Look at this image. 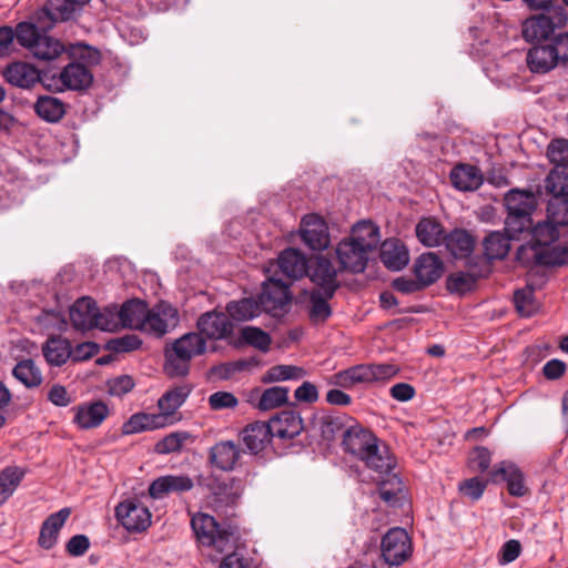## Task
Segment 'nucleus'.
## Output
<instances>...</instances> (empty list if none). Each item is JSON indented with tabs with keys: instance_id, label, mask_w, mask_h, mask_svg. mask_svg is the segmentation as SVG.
<instances>
[{
	"instance_id": "nucleus-64",
	"label": "nucleus",
	"mask_w": 568,
	"mask_h": 568,
	"mask_svg": "<svg viewBox=\"0 0 568 568\" xmlns=\"http://www.w3.org/2000/svg\"><path fill=\"white\" fill-rule=\"evenodd\" d=\"M550 45L554 53L558 55V63H568V31L555 34Z\"/></svg>"
},
{
	"instance_id": "nucleus-2",
	"label": "nucleus",
	"mask_w": 568,
	"mask_h": 568,
	"mask_svg": "<svg viewBox=\"0 0 568 568\" xmlns=\"http://www.w3.org/2000/svg\"><path fill=\"white\" fill-rule=\"evenodd\" d=\"M345 452L365 462L366 466L379 474L388 473L394 467V459L377 445L376 437L366 428L352 420L343 433Z\"/></svg>"
},
{
	"instance_id": "nucleus-20",
	"label": "nucleus",
	"mask_w": 568,
	"mask_h": 568,
	"mask_svg": "<svg viewBox=\"0 0 568 568\" xmlns=\"http://www.w3.org/2000/svg\"><path fill=\"white\" fill-rule=\"evenodd\" d=\"M311 280L323 290L327 297H332L338 287L337 270L332 262L324 256L316 258L312 267Z\"/></svg>"
},
{
	"instance_id": "nucleus-41",
	"label": "nucleus",
	"mask_w": 568,
	"mask_h": 568,
	"mask_svg": "<svg viewBox=\"0 0 568 568\" xmlns=\"http://www.w3.org/2000/svg\"><path fill=\"white\" fill-rule=\"evenodd\" d=\"M12 375L27 388L39 387L43 382L41 369L32 359L20 361L13 367Z\"/></svg>"
},
{
	"instance_id": "nucleus-39",
	"label": "nucleus",
	"mask_w": 568,
	"mask_h": 568,
	"mask_svg": "<svg viewBox=\"0 0 568 568\" xmlns=\"http://www.w3.org/2000/svg\"><path fill=\"white\" fill-rule=\"evenodd\" d=\"M445 245L455 258H465L473 253L475 241L465 230H455L445 236Z\"/></svg>"
},
{
	"instance_id": "nucleus-51",
	"label": "nucleus",
	"mask_w": 568,
	"mask_h": 568,
	"mask_svg": "<svg viewBox=\"0 0 568 568\" xmlns=\"http://www.w3.org/2000/svg\"><path fill=\"white\" fill-rule=\"evenodd\" d=\"M243 487L241 480L230 478L227 480L219 481L213 488V494L221 503L226 505L234 504L242 495Z\"/></svg>"
},
{
	"instance_id": "nucleus-3",
	"label": "nucleus",
	"mask_w": 568,
	"mask_h": 568,
	"mask_svg": "<svg viewBox=\"0 0 568 568\" xmlns=\"http://www.w3.org/2000/svg\"><path fill=\"white\" fill-rule=\"evenodd\" d=\"M205 349L206 342L201 335L184 334L165 349V373L171 377L185 376L190 371L192 358L202 355Z\"/></svg>"
},
{
	"instance_id": "nucleus-5",
	"label": "nucleus",
	"mask_w": 568,
	"mask_h": 568,
	"mask_svg": "<svg viewBox=\"0 0 568 568\" xmlns=\"http://www.w3.org/2000/svg\"><path fill=\"white\" fill-rule=\"evenodd\" d=\"M567 22L568 16L562 8L556 10L552 16H532L523 23V37L528 42L551 41L556 29L564 28Z\"/></svg>"
},
{
	"instance_id": "nucleus-53",
	"label": "nucleus",
	"mask_w": 568,
	"mask_h": 568,
	"mask_svg": "<svg viewBox=\"0 0 568 568\" xmlns=\"http://www.w3.org/2000/svg\"><path fill=\"white\" fill-rule=\"evenodd\" d=\"M327 295L320 292L312 293L308 302V316L313 323H323L332 314Z\"/></svg>"
},
{
	"instance_id": "nucleus-59",
	"label": "nucleus",
	"mask_w": 568,
	"mask_h": 568,
	"mask_svg": "<svg viewBox=\"0 0 568 568\" xmlns=\"http://www.w3.org/2000/svg\"><path fill=\"white\" fill-rule=\"evenodd\" d=\"M547 156L555 165H568V140L558 139L550 142Z\"/></svg>"
},
{
	"instance_id": "nucleus-61",
	"label": "nucleus",
	"mask_w": 568,
	"mask_h": 568,
	"mask_svg": "<svg viewBox=\"0 0 568 568\" xmlns=\"http://www.w3.org/2000/svg\"><path fill=\"white\" fill-rule=\"evenodd\" d=\"M72 55L88 68L97 65L101 60L100 51L83 43H78L72 48Z\"/></svg>"
},
{
	"instance_id": "nucleus-33",
	"label": "nucleus",
	"mask_w": 568,
	"mask_h": 568,
	"mask_svg": "<svg viewBox=\"0 0 568 568\" xmlns=\"http://www.w3.org/2000/svg\"><path fill=\"white\" fill-rule=\"evenodd\" d=\"M329 383L343 388H352L356 384L373 383L369 364H361L341 371L331 377Z\"/></svg>"
},
{
	"instance_id": "nucleus-8",
	"label": "nucleus",
	"mask_w": 568,
	"mask_h": 568,
	"mask_svg": "<svg viewBox=\"0 0 568 568\" xmlns=\"http://www.w3.org/2000/svg\"><path fill=\"white\" fill-rule=\"evenodd\" d=\"M115 517L129 531H143L151 525V513L138 499H126L115 507Z\"/></svg>"
},
{
	"instance_id": "nucleus-29",
	"label": "nucleus",
	"mask_w": 568,
	"mask_h": 568,
	"mask_svg": "<svg viewBox=\"0 0 568 568\" xmlns=\"http://www.w3.org/2000/svg\"><path fill=\"white\" fill-rule=\"evenodd\" d=\"M381 260L387 268L399 271L409 262L408 250L397 239L386 240L382 244Z\"/></svg>"
},
{
	"instance_id": "nucleus-1",
	"label": "nucleus",
	"mask_w": 568,
	"mask_h": 568,
	"mask_svg": "<svg viewBox=\"0 0 568 568\" xmlns=\"http://www.w3.org/2000/svg\"><path fill=\"white\" fill-rule=\"evenodd\" d=\"M379 241V230L375 224L367 221L358 222L335 248L339 270L355 274L364 272L368 255L378 246Z\"/></svg>"
},
{
	"instance_id": "nucleus-43",
	"label": "nucleus",
	"mask_w": 568,
	"mask_h": 568,
	"mask_svg": "<svg viewBox=\"0 0 568 568\" xmlns=\"http://www.w3.org/2000/svg\"><path fill=\"white\" fill-rule=\"evenodd\" d=\"M418 240L426 246L433 247L444 242V229L433 219H423L416 226Z\"/></svg>"
},
{
	"instance_id": "nucleus-19",
	"label": "nucleus",
	"mask_w": 568,
	"mask_h": 568,
	"mask_svg": "<svg viewBox=\"0 0 568 568\" xmlns=\"http://www.w3.org/2000/svg\"><path fill=\"white\" fill-rule=\"evenodd\" d=\"M97 303L91 297H81L70 307V321L72 326L78 331H90L95 328Z\"/></svg>"
},
{
	"instance_id": "nucleus-47",
	"label": "nucleus",
	"mask_w": 568,
	"mask_h": 568,
	"mask_svg": "<svg viewBox=\"0 0 568 568\" xmlns=\"http://www.w3.org/2000/svg\"><path fill=\"white\" fill-rule=\"evenodd\" d=\"M191 439L192 435L189 432H173L159 440L155 444L154 450L161 455L178 453L181 452L185 443Z\"/></svg>"
},
{
	"instance_id": "nucleus-32",
	"label": "nucleus",
	"mask_w": 568,
	"mask_h": 568,
	"mask_svg": "<svg viewBox=\"0 0 568 568\" xmlns=\"http://www.w3.org/2000/svg\"><path fill=\"white\" fill-rule=\"evenodd\" d=\"M490 476L494 480L499 478L506 480L508 491L513 496L521 497L527 493L523 474L514 464L500 463L499 466L490 473Z\"/></svg>"
},
{
	"instance_id": "nucleus-11",
	"label": "nucleus",
	"mask_w": 568,
	"mask_h": 568,
	"mask_svg": "<svg viewBox=\"0 0 568 568\" xmlns=\"http://www.w3.org/2000/svg\"><path fill=\"white\" fill-rule=\"evenodd\" d=\"M179 323L176 308L165 302L156 304L148 310L145 327L143 332L162 336L173 329Z\"/></svg>"
},
{
	"instance_id": "nucleus-60",
	"label": "nucleus",
	"mask_w": 568,
	"mask_h": 568,
	"mask_svg": "<svg viewBox=\"0 0 568 568\" xmlns=\"http://www.w3.org/2000/svg\"><path fill=\"white\" fill-rule=\"evenodd\" d=\"M38 24L40 23L38 22ZM39 29H41L40 26L34 23L21 22L17 26L16 38L22 47L30 50L32 43L41 34Z\"/></svg>"
},
{
	"instance_id": "nucleus-57",
	"label": "nucleus",
	"mask_w": 568,
	"mask_h": 568,
	"mask_svg": "<svg viewBox=\"0 0 568 568\" xmlns=\"http://www.w3.org/2000/svg\"><path fill=\"white\" fill-rule=\"evenodd\" d=\"M379 496L388 504H396L398 495L403 491V483L397 475H390L379 484Z\"/></svg>"
},
{
	"instance_id": "nucleus-21",
	"label": "nucleus",
	"mask_w": 568,
	"mask_h": 568,
	"mask_svg": "<svg viewBox=\"0 0 568 568\" xmlns=\"http://www.w3.org/2000/svg\"><path fill=\"white\" fill-rule=\"evenodd\" d=\"M71 515V509L64 507L59 511L51 514L43 523L40 529L38 542L44 549H51L58 541L61 528Z\"/></svg>"
},
{
	"instance_id": "nucleus-37",
	"label": "nucleus",
	"mask_w": 568,
	"mask_h": 568,
	"mask_svg": "<svg viewBox=\"0 0 568 568\" xmlns=\"http://www.w3.org/2000/svg\"><path fill=\"white\" fill-rule=\"evenodd\" d=\"M270 423L280 438H294L303 430L302 418L294 412H282Z\"/></svg>"
},
{
	"instance_id": "nucleus-10",
	"label": "nucleus",
	"mask_w": 568,
	"mask_h": 568,
	"mask_svg": "<svg viewBox=\"0 0 568 568\" xmlns=\"http://www.w3.org/2000/svg\"><path fill=\"white\" fill-rule=\"evenodd\" d=\"M302 241L314 251H322L328 247L331 236L326 222L316 214H308L301 223Z\"/></svg>"
},
{
	"instance_id": "nucleus-50",
	"label": "nucleus",
	"mask_w": 568,
	"mask_h": 568,
	"mask_svg": "<svg viewBox=\"0 0 568 568\" xmlns=\"http://www.w3.org/2000/svg\"><path fill=\"white\" fill-rule=\"evenodd\" d=\"M288 388L282 386H274L263 392L257 403L260 410H271L287 403Z\"/></svg>"
},
{
	"instance_id": "nucleus-62",
	"label": "nucleus",
	"mask_w": 568,
	"mask_h": 568,
	"mask_svg": "<svg viewBox=\"0 0 568 568\" xmlns=\"http://www.w3.org/2000/svg\"><path fill=\"white\" fill-rule=\"evenodd\" d=\"M237 404V398L230 392H216L209 396V405L213 410L234 408Z\"/></svg>"
},
{
	"instance_id": "nucleus-15",
	"label": "nucleus",
	"mask_w": 568,
	"mask_h": 568,
	"mask_svg": "<svg viewBox=\"0 0 568 568\" xmlns=\"http://www.w3.org/2000/svg\"><path fill=\"white\" fill-rule=\"evenodd\" d=\"M273 436L275 433L271 423L265 422L250 424L241 432L242 442L252 454L263 452L271 444Z\"/></svg>"
},
{
	"instance_id": "nucleus-49",
	"label": "nucleus",
	"mask_w": 568,
	"mask_h": 568,
	"mask_svg": "<svg viewBox=\"0 0 568 568\" xmlns=\"http://www.w3.org/2000/svg\"><path fill=\"white\" fill-rule=\"evenodd\" d=\"M514 304L517 312L525 317L534 315L539 308L531 286L517 290L514 294Z\"/></svg>"
},
{
	"instance_id": "nucleus-24",
	"label": "nucleus",
	"mask_w": 568,
	"mask_h": 568,
	"mask_svg": "<svg viewBox=\"0 0 568 568\" xmlns=\"http://www.w3.org/2000/svg\"><path fill=\"white\" fill-rule=\"evenodd\" d=\"M455 189L464 192L477 190L484 182L481 171L470 164H458L449 174Z\"/></svg>"
},
{
	"instance_id": "nucleus-14",
	"label": "nucleus",
	"mask_w": 568,
	"mask_h": 568,
	"mask_svg": "<svg viewBox=\"0 0 568 568\" xmlns=\"http://www.w3.org/2000/svg\"><path fill=\"white\" fill-rule=\"evenodd\" d=\"M197 328L203 338L223 339L229 337L233 331V324L227 315L221 312H206L197 320Z\"/></svg>"
},
{
	"instance_id": "nucleus-56",
	"label": "nucleus",
	"mask_w": 568,
	"mask_h": 568,
	"mask_svg": "<svg viewBox=\"0 0 568 568\" xmlns=\"http://www.w3.org/2000/svg\"><path fill=\"white\" fill-rule=\"evenodd\" d=\"M243 341L255 348L267 352L271 345V337L258 327L246 326L241 331Z\"/></svg>"
},
{
	"instance_id": "nucleus-38",
	"label": "nucleus",
	"mask_w": 568,
	"mask_h": 568,
	"mask_svg": "<svg viewBox=\"0 0 568 568\" xmlns=\"http://www.w3.org/2000/svg\"><path fill=\"white\" fill-rule=\"evenodd\" d=\"M505 205L508 214L531 215L536 207V197L531 192L514 189L505 195Z\"/></svg>"
},
{
	"instance_id": "nucleus-45",
	"label": "nucleus",
	"mask_w": 568,
	"mask_h": 568,
	"mask_svg": "<svg viewBox=\"0 0 568 568\" xmlns=\"http://www.w3.org/2000/svg\"><path fill=\"white\" fill-rule=\"evenodd\" d=\"M226 311L233 320L239 322L250 321L262 312L258 301L253 298L232 301L227 304Z\"/></svg>"
},
{
	"instance_id": "nucleus-17",
	"label": "nucleus",
	"mask_w": 568,
	"mask_h": 568,
	"mask_svg": "<svg viewBox=\"0 0 568 568\" xmlns=\"http://www.w3.org/2000/svg\"><path fill=\"white\" fill-rule=\"evenodd\" d=\"M443 273L444 264L433 252L422 254L414 263V274L425 287L438 281Z\"/></svg>"
},
{
	"instance_id": "nucleus-26",
	"label": "nucleus",
	"mask_w": 568,
	"mask_h": 568,
	"mask_svg": "<svg viewBox=\"0 0 568 568\" xmlns=\"http://www.w3.org/2000/svg\"><path fill=\"white\" fill-rule=\"evenodd\" d=\"M527 64L534 73H546L556 68L558 55L552 51L550 43L534 45L527 53Z\"/></svg>"
},
{
	"instance_id": "nucleus-18",
	"label": "nucleus",
	"mask_w": 568,
	"mask_h": 568,
	"mask_svg": "<svg viewBox=\"0 0 568 568\" xmlns=\"http://www.w3.org/2000/svg\"><path fill=\"white\" fill-rule=\"evenodd\" d=\"M4 79L21 89H31L40 82V71L27 62H13L3 71Z\"/></svg>"
},
{
	"instance_id": "nucleus-63",
	"label": "nucleus",
	"mask_w": 568,
	"mask_h": 568,
	"mask_svg": "<svg viewBox=\"0 0 568 568\" xmlns=\"http://www.w3.org/2000/svg\"><path fill=\"white\" fill-rule=\"evenodd\" d=\"M458 488L464 496L469 497L473 500H477L484 494V490L486 488V481L480 480L477 477H473L462 481Z\"/></svg>"
},
{
	"instance_id": "nucleus-9",
	"label": "nucleus",
	"mask_w": 568,
	"mask_h": 568,
	"mask_svg": "<svg viewBox=\"0 0 568 568\" xmlns=\"http://www.w3.org/2000/svg\"><path fill=\"white\" fill-rule=\"evenodd\" d=\"M517 260L524 265H568V242L550 247L548 252L536 253L531 246H520Z\"/></svg>"
},
{
	"instance_id": "nucleus-35",
	"label": "nucleus",
	"mask_w": 568,
	"mask_h": 568,
	"mask_svg": "<svg viewBox=\"0 0 568 568\" xmlns=\"http://www.w3.org/2000/svg\"><path fill=\"white\" fill-rule=\"evenodd\" d=\"M488 266L480 270L470 268L468 271H458L452 273L447 278V288L452 293L464 294L475 286L479 277L488 273Z\"/></svg>"
},
{
	"instance_id": "nucleus-36",
	"label": "nucleus",
	"mask_w": 568,
	"mask_h": 568,
	"mask_svg": "<svg viewBox=\"0 0 568 568\" xmlns=\"http://www.w3.org/2000/svg\"><path fill=\"white\" fill-rule=\"evenodd\" d=\"M168 426L158 414L136 413L133 414L122 426L124 435H132L145 430H154Z\"/></svg>"
},
{
	"instance_id": "nucleus-52",
	"label": "nucleus",
	"mask_w": 568,
	"mask_h": 568,
	"mask_svg": "<svg viewBox=\"0 0 568 568\" xmlns=\"http://www.w3.org/2000/svg\"><path fill=\"white\" fill-rule=\"evenodd\" d=\"M95 328L102 331H115L122 327V321L120 315V308L116 305H109L102 311H99L95 305Z\"/></svg>"
},
{
	"instance_id": "nucleus-48",
	"label": "nucleus",
	"mask_w": 568,
	"mask_h": 568,
	"mask_svg": "<svg viewBox=\"0 0 568 568\" xmlns=\"http://www.w3.org/2000/svg\"><path fill=\"white\" fill-rule=\"evenodd\" d=\"M23 475L17 467H8L0 473V506L14 493Z\"/></svg>"
},
{
	"instance_id": "nucleus-12",
	"label": "nucleus",
	"mask_w": 568,
	"mask_h": 568,
	"mask_svg": "<svg viewBox=\"0 0 568 568\" xmlns=\"http://www.w3.org/2000/svg\"><path fill=\"white\" fill-rule=\"evenodd\" d=\"M83 0H48L44 7L37 13V21L40 23L41 30L51 29L58 21L69 20L77 6Z\"/></svg>"
},
{
	"instance_id": "nucleus-30",
	"label": "nucleus",
	"mask_w": 568,
	"mask_h": 568,
	"mask_svg": "<svg viewBox=\"0 0 568 568\" xmlns=\"http://www.w3.org/2000/svg\"><path fill=\"white\" fill-rule=\"evenodd\" d=\"M60 80L70 90H83L91 85L93 74L90 68L83 63L72 62L63 68Z\"/></svg>"
},
{
	"instance_id": "nucleus-27",
	"label": "nucleus",
	"mask_w": 568,
	"mask_h": 568,
	"mask_svg": "<svg viewBox=\"0 0 568 568\" xmlns=\"http://www.w3.org/2000/svg\"><path fill=\"white\" fill-rule=\"evenodd\" d=\"M241 456L239 446L231 442L216 443L210 450V460L219 469L232 470Z\"/></svg>"
},
{
	"instance_id": "nucleus-22",
	"label": "nucleus",
	"mask_w": 568,
	"mask_h": 568,
	"mask_svg": "<svg viewBox=\"0 0 568 568\" xmlns=\"http://www.w3.org/2000/svg\"><path fill=\"white\" fill-rule=\"evenodd\" d=\"M557 224L547 219L531 227V239L521 246H531L536 253L548 252L559 239Z\"/></svg>"
},
{
	"instance_id": "nucleus-23",
	"label": "nucleus",
	"mask_w": 568,
	"mask_h": 568,
	"mask_svg": "<svg viewBox=\"0 0 568 568\" xmlns=\"http://www.w3.org/2000/svg\"><path fill=\"white\" fill-rule=\"evenodd\" d=\"M352 423V418L347 415H329V414H315L312 419V425L317 430L323 439L332 440L338 433H344L346 427Z\"/></svg>"
},
{
	"instance_id": "nucleus-58",
	"label": "nucleus",
	"mask_w": 568,
	"mask_h": 568,
	"mask_svg": "<svg viewBox=\"0 0 568 568\" xmlns=\"http://www.w3.org/2000/svg\"><path fill=\"white\" fill-rule=\"evenodd\" d=\"M531 227V215L507 214L505 221V231L510 239H516L523 232Z\"/></svg>"
},
{
	"instance_id": "nucleus-54",
	"label": "nucleus",
	"mask_w": 568,
	"mask_h": 568,
	"mask_svg": "<svg viewBox=\"0 0 568 568\" xmlns=\"http://www.w3.org/2000/svg\"><path fill=\"white\" fill-rule=\"evenodd\" d=\"M547 217L557 225H568V195L551 197L547 206Z\"/></svg>"
},
{
	"instance_id": "nucleus-44",
	"label": "nucleus",
	"mask_w": 568,
	"mask_h": 568,
	"mask_svg": "<svg viewBox=\"0 0 568 568\" xmlns=\"http://www.w3.org/2000/svg\"><path fill=\"white\" fill-rule=\"evenodd\" d=\"M63 51V45L47 34H40L36 42L32 43L30 52L39 60H53Z\"/></svg>"
},
{
	"instance_id": "nucleus-55",
	"label": "nucleus",
	"mask_w": 568,
	"mask_h": 568,
	"mask_svg": "<svg viewBox=\"0 0 568 568\" xmlns=\"http://www.w3.org/2000/svg\"><path fill=\"white\" fill-rule=\"evenodd\" d=\"M304 368L294 365H276L271 367L266 373L268 382L297 381L305 376Z\"/></svg>"
},
{
	"instance_id": "nucleus-25",
	"label": "nucleus",
	"mask_w": 568,
	"mask_h": 568,
	"mask_svg": "<svg viewBox=\"0 0 568 568\" xmlns=\"http://www.w3.org/2000/svg\"><path fill=\"white\" fill-rule=\"evenodd\" d=\"M109 408L103 402L80 405L75 408L73 422L81 429L95 428L108 417Z\"/></svg>"
},
{
	"instance_id": "nucleus-31",
	"label": "nucleus",
	"mask_w": 568,
	"mask_h": 568,
	"mask_svg": "<svg viewBox=\"0 0 568 568\" xmlns=\"http://www.w3.org/2000/svg\"><path fill=\"white\" fill-rule=\"evenodd\" d=\"M148 305L141 300H129L120 307L122 327L144 331Z\"/></svg>"
},
{
	"instance_id": "nucleus-13",
	"label": "nucleus",
	"mask_w": 568,
	"mask_h": 568,
	"mask_svg": "<svg viewBox=\"0 0 568 568\" xmlns=\"http://www.w3.org/2000/svg\"><path fill=\"white\" fill-rule=\"evenodd\" d=\"M191 389L187 386H176L166 390L158 400V415L170 426L181 419L178 410L184 404Z\"/></svg>"
},
{
	"instance_id": "nucleus-42",
	"label": "nucleus",
	"mask_w": 568,
	"mask_h": 568,
	"mask_svg": "<svg viewBox=\"0 0 568 568\" xmlns=\"http://www.w3.org/2000/svg\"><path fill=\"white\" fill-rule=\"evenodd\" d=\"M36 113L47 122H58L65 113L64 103L54 97H40L34 104Z\"/></svg>"
},
{
	"instance_id": "nucleus-34",
	"label": "nucleus",
	"mask_w": 568,
	"mask_h": 568,
	"mask_svg": "<svg viewBox=\"0 0 568 568\" xmlns=\"http://www.w3.org/2000/svg\"><path fill=\"white\" fill-rule=\"evenodd\" d=\"M42 353L48 364L62 366L71 357L72 348L68 339L52 336L43 344Z\"/></svg>"
},
{
	"instance_id": "nucleus-40",
	"label": "nucleus",
	"mask_w": 568,
	"mask_h": 568,
	"mask_svg": "<svg viewBox=\"0 0 568 568\" xmlns=\"http://www.w3.org/2000/svg\"><path fill=\"white\" fill-rule=\"evenodd\" d=\"M510 237L499 231L490 232L483 241L484 254L487 260H503L510 250Z\"/></svg>"
},
{
	"instance_id": "nucleus-4",
	"label": "nucleus",
	"mask_w": 568,
	"mask_h": 568,
	"mask_svg": "<svg viewBox=\"0 0 568 568\" xmlns=\"http://www.w3.org/2000/svg\"><path fill=\"white\" fill-rule=\"evenodd\" d=\"M197 540L217 552H231L236 546V529L231 525H220L214 517L199 513L191 519Z\"/></svg>"
},
{
	"instance_id": "nucleus-46",
	"label": "nucleus",
	"mask_w": 568,
	"mask_h": 568,
	"mask_svg": "<svg viewBox=\"0 0 568 568\" xmlns=\"http://www.w3.org/2000/svg\"><path fill=\"white\" fill-rule=\"evenodd\" d=\"M545 189L551 197L568 195V171L567 165L554 166L545 181Z\"/></svg>"
},
{
	"instance_id": "nucleus-6",
	"label": "nucleus",
	"mask_w": 568,
	"mask_h": 568,
	"mask_svg": "<svg viewBox=\"0 0 568 568\" xmlns=\"http://www.w3.org/2000/svg\"><path fill=\"white\" fill-rule=\"evenodd\" d=\"M382 557L388 566H399L407 560L412 552L408 534L403 528H392L382 539Z\"/></svg>"
},
{
	"instance_id": "nucleus-28",
	"label": "nucleus",
	"mask_w": 568,
	"mask_h": 568,
	"mask_svg": "<svg viewBox=\"0 0 568 568\" xmlns=\"http://www.w3.org/2000/svg\"><path fill=\"white\" fill-rule=\"evenodd\" d=\"M278 267L286 277L295 281L307 274V260L298 250L287 248L278 256Z\"/></svg>"
},
{
	"instance_id": "nucleus-16",
	"label": "nucleus",
	"mask_w": 568,
	"mask_h": 568,
	"mask_svg": "<svg viewBox=\"0 0 568 568\" xmlns=\"http://www.w3.org/2000/svg\"><path fill=\"white\" fill-rule=\"evenodd\" d=\"M194 487L187 475H166L154 479L149 486V494L154 499H162L171 493H184Z\"/></svg>"
},
{
	"instance_id": "nucleus-7",
	"label": "nucleus",
	"mask_w": 568,
	"mask_h": 568,
	"mask_svg": "<svg viewBox=\"0 0 568 568\" xmlns=\"http://www.w3.org/2000/svg\"><path fill=\"white\" fill-rule=\"evenodd\" d=\"M261 310L274 317L284 315L290 303L288 285L281 280L268 278L258 297Z\"/></svg>"
}]
</instances>
